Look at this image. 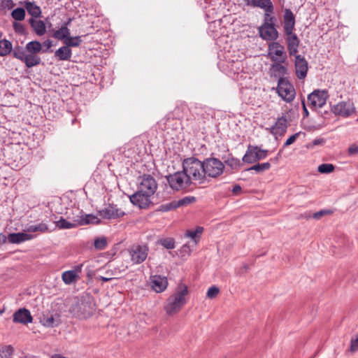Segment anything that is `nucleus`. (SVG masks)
Listing matches in <instances>:
<instances>
[{
	"instance_id": "obj_1",
	"label": "nucleus",
	"mask_w": 358,
	"mask_h": 358,
	"mask_svg": "<svg viewBox=\"0 0 358 358\" xmlns=\"http://www.w3.org/2000/svg\"><path fill=\"white\" fill-rule=\"evenodd\" d=\"M182 169L192 183L203 184L206 178L202 162L196 157H189L182 162Z\"/></svg>"
},
{
	"instance_id": "obj_2",
	"label": "nucleus",
	"mask_w": 358,
	"mask_h": 358,
	"mask_svg": "<svg viewBox=\"0 0 358 358\" xmlns=\"http://www.w3.org/2000/svg\"><path fill=\"white\" fill-rule=\"evenodd\" d=\"M187 294V286L184 284H179L175 292L168 298L164 306L166 314L173 315L179 312L187 303L185 296Z\"/></svg>"
},
{
	"instance_id": "obj_3",
	"label": "nucleus",
	"mask_w": 358,
	"mask_h": 358,
	"mask_svg": "<svg viewBox=\"0 0 358 358\" xmlns=\"http://www.w3.org/2000/svg\"><path fill=\"white\" fill-rule=\"evenodd\" d=\"M95 311L94 304L90 298L76 297L70 308V312L75 317L87 319Z\"/></svg>"
},
{
	"instance_id": "obj_4",
	"label": "nucleus",
	"mask_w": 358,
	"mask_h": 358,
	"mask_svg": "<svg viewBox=\"0 0 358 358\" xmlns=\"http://www.w3.org/2000/svg\"><path fill=\"white\" fill-rule=\"evenodd\" d=\"M203 165L206 181L207 178H217L220 176L224 170V164L215 157H208L202 162Z\"/></svg>"
},
{
	"instance_id": "obj_5",
	"label": "nucleus",
	"mask_w": 358,
	"mask_h": 358,
	"mask_svg": "<svg viewBox=\"0 0 358 358\" xmlns=\"http://www.w3.org/2000/svg\"><path fill=\"white\" fill-rule=\"evenodd\" d=\"M166 178L171 189L176 191L186 189L192 183L183 169L182 171L169 174Z\"/></svg>"
},
{
	"instance_id": "obj_6",
	"label": "nucleus",
	"mask_w": 358,
	"mask_h": 358,
	"mask_svg": "<svg viewBox=\"0 0 358 358\" xmlns=\"http://www.w3.org/2000/svg\"><path fill=\"white\" fill-rule=\"evenodd\" d=\"M277 92L279 96L288 103L293 101L296 94L294 86L285 78H280L278 79Z\"/></svg>"
},
{
	"instance_id": "obj_7",
	"label": "nucleus",
	"mask_w": 358,
	"mask_h": 358,
	"mask_svg": "<svg viewBox=\"0 0 358 358\" xmlns=\"http://www.w3.org/2000/svg\"><path fill=\"white\" fill-rule=\"evenodd\" d=\"M268 152L267 150L261 149L256 145H249L242 160L247 164H253L266 158Z\"/></svg>"
},
{
	"instance_id": "obj_8",
	"label": "nucleus",
	"mask_w": 358,
	"mask_h": 358,
	"mask_svg": "<svg viewBox=\"0 0 358 358\" xmlns=\"http://www.w3.org/2000/svg\"><path fill=\"white\" fill-rule=\"evenodd\" d=\"M328 96L326 90H315L308 96V105L313 110L323 108Z\"/></svg>"
},
{
	"instance_id": "obj_9",
	"label": "nucleus",
	"mask_w": 358,
	"mask_h": 358,
	"mask_svg": "<svg viewBox=\"0 0 358 358\" xmlns=\"http://www.w3.org/2000/svg\"><path fill=\"white\" fill-rule=\"evenodd\" d=\"M329 108L335 115L343 117H348L355 113V107L350 100L340 101Z\"/></svg>"
},
{
	"instance_id": "obj_10",
	"label": "nucleus",
	"mask_w": 358,
	"mask_h": 358,
	"mask_svg": "<svg viewBox=\"0 0 358 358\" xmlns=\"http://www.w3.org/2000/svg\"><path fill=\"white\" fill-rule=\"evenodd\" d=\"M268 55L273 62H285L287 59L284 46L278 42H272L268 45Z\"/></svg>"
},
{
	"instance_id": "obj_11",
	"label": "nucleus",
	"mask_w": 358,
	"mask_h": 358,
	"mask_svg": "<svg viewBox=\"0 0 358 358\" xmlns=\"http://www.w3.org/2000/svg\"><path fill=\"white\" fill-rule=\"evenodd\" d=\"M138 180V189L140 190V192H145L150 196L155 194L157 188V183L152 176L144 174L139 177Z\"/></svg>"
},
{
	"instance_id": "obj_12",
	"label": "nucleus",
	"mask_w": 358,
	"mask_h": 358,
	"mask_svg": "<svg viewBox=\"0 0 358 358\" xmlns=\"http://www.w3.org/2000/svg\"><path fill=\"white\" fill-rule=\"evenodd\" d=\"M131 259L134 264L144 262L148 255V248L146 245H133L129 249Z\"/></svg>"
},
{
	"instance_id": "obj_13",
	"label": "nucleus",
	"mask_w": 358,
	"mask_h": 358,
	"mask_svg": "<svg viewBox=\"0 0 358 358\" xmlns=\"http://www.w3.org/2000/svg\"><path fill=\"white\" fill-rule=\"evenodd\" d=\"M288 118L286 114L278 117L275 123L271 128L268 129L270 133L277 139L278 136H282L287 132L288 128Z\"/></svg>"
},
{
	"instance_id": "obj_14",
	"label": "nucleus",
	"mask_w": 358,
	"mask_h": 358,
	"mask_svg": "<svg viewBox=\"0 0 358 358\" xmlns=\"http://www.w3.org/2000/svg\"><path fill=\"white\" fill-rule=\"evenodd\" d=\"M13 55L15 58L24 62L25 66L27 68H31L34 66V64L37 62L36 59L37 58L34 57H28L25 47H21L19 45L15 46L12 50Z\"/></svg>"
},
{
	"instance_id": "obj_15",
	"label": "nucleus",
	"mask_w": 358,
	"mask_h": 358,
	"mask_svg": "<svg viewBox=\"0 0 358 358\" xmlns=\"http://www.w3.org/2000/svg\"><path fill=\"white\" fill-rule=\"evenodd\" d=\"M98 215L103 219L112 220L123 217L125 213L115 204H109L104 209L98 210Z\"/></svg>"
},
{
	"instance_id": "obj_16",
	"label": "nucleus",
	"mask_w": 358,
	"mask_h": 358,
	"mask_svg": "<svg viewBox=\"0 0 358 358\" xmlns=\"http://www.w3.org/2000/svg\"><path fill=\"white\" fill-rule=\"evenodd\" d=\"M259 33L260 37L265 41L275 42L274 41L278 38V31L271 23L264 22L259 28Z\"/></svg>"
},
{
	"instance_id": "obj_17",
	"label": "nucleus",
	"mask_w": 358,
	"mask_h": 358,
	"mask_svg": "<svg viewBox=\"0 0 358 358\" xmlns=\"http://www.w3.org/2000/svg\"><path fill=\"white\" fill-rule=\"evenodd\" d=\"M150 196V194L145 192H140V190L138 189L136 192L129 196V199L134 205L141 208H145L151 203Z\"/></svg>"
},
{
	"instance_id": "obj_18",
	"label": "nucleus",
	"mask_w": 358,
	"mask_h": 358,
	"mask_svg": "<svg viewBox=\"0 0 358 358\" xmlns=\"http://www.w3.org/2000/svg\"><path fill=\"white\" fill-rule=\"evenodd\" d=\"M295 57V71L297 78L300 80L304 79L306 77L308 70V62L304 57L298 55Z\"/></svg>"
},
{
	"instance_id": "obj_19",
	"label": "nucleus",
	"mask_w": 358,
	"mask_h": 358,
	"mask_svg": "<svg viewBox=\"0 0 358 358\" xmlns=\"http://www.w3.org/2000/svg\"><path fill=\"white\" fill-rule=\"evenodd\" d=\"M32 320L33 317L30 311L25 308L18 309L13 315V321L15 323L27 324L32 322Z\"/></svg>"
},
{
	"instance_id": "obj_20",
	"label": "nucleus",
	"mask_w": 358,
	"mask_h": 358,
	"mask_svg": "<svg viewBox=\"0 0 358 358\" xmlns=\"http://www.w3.org/2000/svg\"><path fill=\"white\" fill-rule=\"evenodd\" d=\"M25 48L27 50V53L28 57H34L37 58L36 62H37L34 66L38 65L41 62V59L39 56L37 55L42 50V45L38 41H32L26 44Z\"/></svg>"
},
{
	"instance_id": "obj_21",
	"label": "nucleus",
	"mask_w": 358,
	"mask_h": 358,
	"mask_svg": "<svg viewBox=\"0 0 358 358\" xmlns=\"http://www.w3.org/2000/svg\"><path fill=\"white\" fill-rule=\"evenodd\" d=\"M284 31L285 35L293 32L295 26V17L290 9L286 8L283 15Z\"/></svg>"
},
{
	"instance_id": "obj_22",
	"label": "nucleus",
	"mask_w": 358,
	"mask_h": 358,
	"mask_svg": "<svg viewBox=\"0 0 358 358\" xmlns=\"http://www.w3.org/2000/svg\"><path fill=\"white\" fill-rule=\"evenodd\" d=\"M152 288L157 293L164 292L168 286L167 278L161 275H152L150 277Z\"/></svg>"
},
{
	"instance_id": "obj_23",
	"label": "nucleus",
	"mask_w": 358,
	"mask_h": 358,
	"mask_svg": "<svg viewBox=\"0 0 358 358\" xmlns=\"http://www.w3.org/2000/svg\"><path fill=\"white\" fill-rule=\"evenodd\" d=\"M286 41L287 43V50L290 56H296L298 52V48L300 41L297 35L291 32L289 35H286Z\"/></svg>"
},
{
	"instance_id": "obj_24",
	"label": "nucleus",
	"mask_w": 358,
	"mask_h": 358,
	"mask_svg": "<svg viewBox=\"0 0 358 358\" xmlns=\"http://www.w3.org/2000/svg\"><path fill=\"white\" fill-rule=\"evenodd\" d=\"M34 237L35 236L26 232L11 233L8 235V241L10 243L20 244Z\"/></svg>"
},
{
	"instance_id": "obj_25",
	"label": "nucleus",
	"mask_w": 358,
	"mask_h": 358,
	"mask_svg": "<svg viewBox=\"0 0 358 358\" xmlns=\"http://www.w3.org/2000/svg\"><path fill=\"white\" fill-rule=\"evenodd\" d=\"M55 57L60 61H70L72 57V50L66 45H64L55 52Z\"/></svg>"
},
{
	"instance_id": "obj_26",
	"label": "nucleus",
	"mask_w": 358,
	"mask_h": 358,
	"mask_svg": "<svg viewBox=\"0 0 358 358\" xmlns=\"http://www.w3.org/2000/svg\"><path fill=\"white\" fill-rule=\"evenodd\" d=\"M29 22L38 36H43L45 33V24L43 21L31 18Z\"/></svg>"
},
{
	"instance_id": "obj_27",
	"label": "nucleus",
	"mask_w": 358,
	"mask_h": 358,
	"mask_svg": "<svg viewBox=\"0 0 358 358\" xmlns=\"http://www.w3.org/2000/svg\"><path fill=\"white\" fill-rule=\"evenodd\" d=\"M247 6L254 7L271 9V0H244Z\"/></svg>"
},
{
	"instance_id": "obj_28",
	"label": "nucleus",
	"mask_w": 358,
	"mask_h": 358,
	"mask_svg": "<svg viewBox=\"0 0 358 358\" xmlns=\"http://www.w3.org/2000/svg\"><path fill=\"white\" fill-rule=\"evenodd\" d=\"M24 6L28 13L32 16L31 18L40 17L41 10L34 2L25 1Z\"/></svg>"
},
{
	"instance_id": "obj_29",
	"label": "nucleus",
	"mask_w": 358,
	"mask_h": 358,
	"mask_svg": "<svg viewBox=\"0 0 358 358\" xmlns=\"http://www.w3.org/2000/svg\"><path fill=\"white\" fill-rule=\"evenodd\" d=\"M71 34L70 29L66 27H62L55 31L52 35V36L59 41H64L66 38H69Z\"/></svg>"
},
{
	"instance_id": "obj_30",
	"label": "nucleus",
	"mask_w": 358,
	"mask_h": 358,
	"mask_svg": "<svg viewBox=\"0 0 358 358\" xmlns=\"http://www.w3.org/2000/svg\"><path fill=\"white\" fill-rule=\"evenodd\" d=\"M56 227L60 229H72L80 226L78 224V220H74L73 222L66 221L65 219L61 217L55 222Z\"/></svg>"
},
{
	"instance_id": "obj_31",
	"label": "nucleus",
	"mask_w": 358,
	"mask_h": 358,
	"mask_svg": "<svg viewBox=\"0 0 358 358\" xmlns=\"http://www.w3.org/2000/svg\"><path fill=\"white\" fill-rule=\"evenodd\" d=\"M78 224L80 226L89 224H99L101 220L96 216L92 214H86L85 216L82 215L80 217L78 218Z\"/></svg>"
},
{
	"instance_id": "obj_32",
	"label": "nucleus",
	"mask_w": 358,
	"mask_h": 358,
	"mask_svg": "<svg viewBox=\"0 0 358 358\" xmlns=\"http://www.w3.org/2000/svg\"><path fill=\"white\" fill-rule=\"evenodd\" d=\"M41 323L46 327H53L57 326L59 323L52 315H43L40 319Z\"/></svg>"
},
{
	"instance_id": "obj_33",
	"label": "nucleus",
	"mask_w": 358,
	"mask_h": 358,
	"mask_svg": "<svg viewBox=\"0 0 358 358\" xmlns=\"http://www.w3.org/2000/svg\"><path fill=\"white\" fill-rule=\"evenodd\" d=\"M283 62H274L271 67V71H272L275 76H279L280 78H284L283 76L287 73V69L285 66L282 65Z\"/></svg>"
},
{
	"instance_id": "obj_34",
	"label": "nucleus",
	"mask_w": 358,
	"mask_h": 358,
	"mask_svg": "<svg viewBox=\"0 0 358 358\" xmlns=\"http://www.w3.org/2000/svg\"><path fill=\"white\" fill-rule=\"evenodd\" d=\"M77 277V273L74 270L65 271L62 275V278L64 283L66 285L71 284L76 280Z\"/></svg>"
},
{
	"instance_id": "obj_35",
	"label": "nucleus",
	"mask_w": 358,
	"mask_h": 358,
	"mask_svg": "<svg viewBox=\"0 0 358 358\" xmlns=\"http://www.w3.org/2000/svg\"><path fill=\"white\" fill-rule=\"evenodd\" d=\"M12 50V43L6 39L0 41V56L8 55Z\"/></svg>"
},
{
	"instance_id": "obj_36",
	"label": "nucleus",
	"mask_w": 358,
	"mask_h": 358,
	"mask_svg": "<svg viewBox=\"0 0 358 358\" xmlns=\"http://www.w3.org/2000/svg\"><path fill=\"white\" fill-rule=\"evenodd\" d=\"M48 230V226L45 223H40L36 225H30L27 228V229L24 231L26 233H31V232H41L44 233L46 232Z\"/></svg>"
},
{
	"instance_id": "obj_37",
	"label": "nucleus",
	"mask_w": 358,
	"mask_h": 358,
	"mask_svg": "<svg viewBox=\"0 0 358 358\" xmlns=\"http://www.w3.org/2000/svg\"><path fill=\"white\" fill-rule=\"evenodd\" d=\"M203 228L201 227H197L195 230H187L186 231V236L192 239L194 244L196 245L199 240V235L201 234Z\"/></svg>"
},
{
	"instance_id": "obj_38",
	"label": "nucleus",
	"mask_w": 358,
	"mask_h": 358,
	"mask_svg": "<svg viewBox=\"0 0 358 358\" xmlns=\"http://www.w3.org/2000/svg\"><path fill=\"white\" fill-rule=\"evenodd\" d=\"M82 43L80 36H71L64 41V44L66 45L69 48L71 47H78Z\"/></svg>"
},
{
	"instance_id": "obj_39",
	"label": "nucleus",
	"mask_w": 358,
	"mask_h": 358,
	"mask_svg": "<svg viewBox=\"0 0 358 358\" xmlns=\"http://www.w3.org/2000/svg\"><path fill=\"white\" fill-rule=\"evenodd\" d=\"M271 168V162H264L262 164H255L249 169H248V171H255L257 173H263L265 171L268 170Z\"/></svg>"
},
{
	"instance_id": "obj_40",
	"label": "nucleus",
	"mask_w": 358,
	"mask_h": 358,
	"mask_svg": "<svg viewBox=\"0 0 358 358\" xmlns=\"http://www.w3.org/2000/svg\"><path fill=\"white\" fill-rule=\"evenodd\" d=\"M223 163L234 170L238 169L241 164L240 159L235 158L233 156L228 157Z\"/></svg>"
},
{
	"instance_id": "obj_41",
	"label": "nucleus",
	"mask_w": 358,
	"mask_h": 358,
	"mask_svg": "<svg viewBox=\"0 0 358 358\" xmlns=\"http://www.w3.org/2000/svg\"><path fill=\"white\" fill-rule=\"evenodd\" d=\"M12 17L17 21H22L25 17V10L22 8H17L11 12Z\"/></svg>"
},
{
	"instance_id": "obj_42",
	"label": "nucleus",
	"mask_w": 358,
	"mask_h": 358,
	"mask_svg": "<svg viewBox=\"0 0 358 358\" xmlns=\"http://www.w3.org/2000/svg\"><path fill=\"white\" fill-rule=\"evenodd\" d=\"M13 348L10 345L0 349V358H13Z\"/></svg>"
},
{
	"instance_id": "obj_43",
	"label": "nucleus",
	"mask_w": 358,
	"mask_h": 358,
	"mask_svg": "<svg viewBox=\"0 0 358 358\" xmlns=\"http://www.w3.org/2000/svg\"><path fill=\"white\" fill-rule=\"evenodd\" d=\"M176 201H173L168 203L162 204L159 206L158 211L168 212L177 208Z\"/></svg>"
},
{
	"instance_id": "obj_44",
	"label": "nucleus",
	"mask_w": 358,
	"mask_h": 358,
	"mask_svg": "<svg viewBox=\"0 0 358 358\" xmlns=\"http://www.w3.org/2000/svg\"><path fill=\"white\" fill-rule=\"evenodd\" d=\"M265 11L264 15V22L271 23L273 26H275L274 22L275 21V18L274 17L271 16V13L273 12V6L271 3V9H267L266 8H262Z\"/></svg>"
},
{
	"instance_id": "obj_45",
	"label": "nucleus",
	"mask_w": 358,
	"mask_h": 358,
	"mask_svg": "<svg viewBox=\"0 0 358 358\" xmlns=\"http://www.w3.org/2000/svg\"><path fill=\"white\" fill-rule=\"evenodd\" d=\"M94 246L96 250H102L107 246V240L105 237L96 238L94 240Z\"/></svg>"
},
{
	"instance_id": "obj_46",
	"label": "nucleus",
	"mask_w": 358,
	"mask_h": 358,
	"mask_svg": "<svg viewBox=\"0 0 358 358\" xmlns=\"http://www.w3.org/2000/svg\"><path fill=\"white\" fill-rule=\"evenodd\" d=\"M196 201V198L194 196H185L178 201H176L177 207L185 206H187Z\"/></svg>"
},
{
	"instance_id": "obj_47",
	"label": "nucleus",
	"mask_w": 358,
	"mask_h": 358,
	"mask_svg": "<svg viewBox=\"0 0 358 358\" xmlns=\"http://www.w3.org/2000/svg\"><path fill=\"white\" fill-rule=\"evenodd\" d=\"M317 170L321 173H330L334 171V166L331 164H322Z\"/></svg>"
},
{
	"instance_id": "obj_48",
	"label": "nucleus",
	"mask_w": 358,
	"mask_h": 358,
	"mask_svg": "<svg viewBox=\"0 0 358 358\" xmlns=\"http://www.w3.org/2000/svg\"><path fill=\"white\" fill-rule=\"evenodd\" d=\"M161 244L166 249H173L175 248V242L173 238H168L161 241Z\"/></svg>"
},
{
	"instance_id": "obj_49",
	"label": "nucleus",
	"mask_w": 358,
	"mask_h": 358,
	"mask_svg": "<svg viewBox=\"0 0 358 358\" xmlns=\"http://www.w3.org/2000/svg\"><path fill=\"white\" fill-rule=\"evenodd\" d=\"M219 292L220 289L218 287L212 286L208 289L206 296L209 299H213L219 294Z\"/></svg>"
},
{
	"instance_id": "obj_50",
	"label": "nucleus",
	"mask_w": 358,
	"mask_h": 358,
	"mask_svg": "<svg viewBox=\"0 0 358 358\" xmlns=\"http://www.w3.org/2000/svg\"><path fill=\"white\" fill-rule=\"evenodd\" d=\"M13 29L16 33L20 34H25V29L22 24L20 22H13Z\"/></svg>"
},
{
	"instance_id": "obj_51",
	"label": "nucleus",
	"mask_w": 358,
	"mask_h": 358,
	"mask_svg": "<svg viewBox=\"0 0 358 358\" xmlns=\"http://www.w3.org/2000/svg\"><path fill=\"white\" fill-rule=\"evenodd\" d=\"M331 213H332V211L330 210H321L318 212L315 213L313 214V218H315L316 220H319L322 216L326 215H329Z\"/></svg>"
},
{
	"instance_id": "obj_52",
	"label": "nucleus",
	"mask_w": 358,
	"mask_h": 358,
	"mask_svg": "<svg viewBox=\"0 0 358 358\" xmlns=\"http://www.w3.org/2000/svg\"><path fill=\"white\" fill-rule=\"evenodd\" d=\"M299 135H300V132H298V133H296V134L292 135L291 136H289L285 141V143L284 144V147H287V146H289V145L293 144L295 142V141L296 140V138L299 136Z\"/></svg>"
},
{
	"instance_id": "obj_53",
	"label": "nucleus",
	"mask_w": 358,
	"mask_h": 358,
	"mask_svg": "<svg viewBox=\"0 0 358 358\" xmlns=\"http://www.w3.org/2000/svg\"><path fill=\"white\" fill-rule=\"evenodd\" d=\"M358 350V338L352 339L350 343V351L355 352Z\"/></svg>"
},
{
	"instance_id": "obj_54",
	"label": "nucleus",
	"mask_w": 358,
	"mask_h": 358,
	"mask_svg": "<svg viewBox=\"0 0 358 358\" xmlns=\"http://www.w3.org/2000/svg\"><path fill=\"white\" fill-rule=\"evenodd\" d=\"M241 190H242L241 187L239 185L236 184V185H234V187L231 189V192L234 195H238L241 192Z\"/></svg>"
},
{
	"instance_id": "obj_55",
	"label": "nucleus",
	"mask_w": 358,
	"mask_h": 358,
	"mask_svg": "<svg viewBox=\"0 0 358 358\" xmlns=\"http://www.w3.org/2000/svg\"><path fill=\"white\" fill-rule=\"evenodd\" d=\"M357 152H358V148L355 145H352L348 148V154L350 155H353L357 153Z\"/></svg>"
},
{
	"instance_id": "obj_56",
	"label": "nucleus",
	"mask_w": 358,
	"mask_h": 358,
	"mask_svg": "<svg viewBox=\"0 0 358 358\" xmlns=\"http://www.w3.org/2000/svg\"><path fill=\"white\" fill-rule=\"evenodd\" d=\"M316 110L323 118H327V116L329 115L328 110H322V108H321Z\"/></svg>"
},
{
	"instance_id": "obj_57",
	"label": "nucleus",
	"mask_w": 358,
	"mask_h": 358,
	"mask_svg": "<svg viewBox=\"0 0 358 358\" xmlns=\"http://www.w3.org/2000/svg\"><path fill=\"white\" fill-rule=\"evenodd\" d=\"M303 104V117H307L309 115L308 110L306 106L305 101H302Z\"/></svg>"
},
{
	"instance_id": "obj_58",
	"label": "nucleus",
	"mask_w": 358,
	"mask_h": 358,
	"mask_svg": "<svg viewBox=\"0 0 358 358\" xmlns=\"http://www.w3.org/2000/svg\"><path fill=\"white\" fill-rule=\"evenodd\" d=\"M280 157H281V154H280V152H278V155H276V157L270 159V162L272 163L276 164V163H278Z\"/></svg>"
},
{
	"instance_id": "obj_59",
	"label": "nucleus",
	"mask_w": 358,
	"mask_h": 358,
	"mask_svg": "<svg viewBox=\"0 0 358 358\" xmlns=\"http://www.w3.org/2000/svg\"><path fill=\"white\" fill-rule=\"evenodd\" d=\"M43 45L45 46L47 49H49L52 47V42L50 40L48 39L43 42Z\"/></svg>"
},
{
	"instance_id": "obj_60",
	"label": "nucleus",
	"mask_w": 358,
	"mask_h": 358,
	"mask_svg": "<svg viewBox=\"0 0 358 358\" xmlns=\"http://www.w3.org/2000/svg\"><path fill=\"white\" fill-rule=\"evenodd\" d=\"M6 241H8V236L0 234V243H4Z\"/></svg>"
},
{
	"instance_id": "obj_61",
	"label": "nucleus",
	"mask_w": 358,
	"mask_h": 358,
	"mask_svg": "<svg viewBox=\"0 0 358 358\" xmlns=\"http://www.w3.org/2000/svg\"><path fill=\"white\" fill-rule=\"evenodd\" d=\"M71 21H72V19L71 18H69L66 22H64L62 24V27H68L71 24Z\"/></svg>"
},
{
	"instance_id": "obj_62",
	"label": "nucleus",
	"mask_w": 358,
	"mask_h": 358,
	"mask_svg": "<svg viewBox=\"0 0 358 358\" xmlns=\"http://www.w3.org/2000/svg\"><path fill=\"white\" fill-rule=\"evenodd\" d=\"M324 142V140L323 139H315L313 141V145H320L321 143H322Z\"/></svg>"
},
{
	"instance_id": "obj_63",
	"label": "nucleus",
	"mask_w": 358,
	"mask_h": 358,
	"mask_svg": "<svg viewBox=\"0 0 358 358\" xmlns=\"http://www.w3.org/2000/svg\"><path fill=\"white\" fill-rule=\"evenodd\" d=\"M99 279H100L101 281H103V282H108V281H109V280H110V278H106V277H103V276H101V277L99 278Z\"/></svg>"
},
{
	"instance_id": "obj_64",
	"label": "nucleus",
	"mask_w": 358,
	"mask_h": 358,
	"mask_svg": "<svg viewBox=\"0 0 358 358\" xmlns=\"http://www.w3.org/2000/svg\"><path fill=\"white\" fill-rule=\"evenodd\" d=\"M243 268H244L245 270H248V266L247 264H245V265L243 266Z\"/></svg>"
}]
</instances>
